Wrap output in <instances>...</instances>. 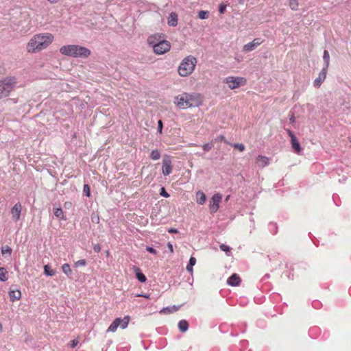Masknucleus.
I'll use <instances>...</instances> for the list:
<instances>
[{
	"label": "nucleus",
	"instance_id": "obj_1",
	"mask_svg": "<svg viewBox=\"0 0 351 351\" xmlns=\"http://www.w3.org/2000/svg\"><path fill=\"white\" fill-rule=\"evenodd\" d=\"M53 40V36L50 33L38 34L33 36L27 45L29 53H35L47 48Z\"/></svg>",
	"mask_w": 351,
	"mask_h": 351
},
{
	"label": "nucleus",
	"instance_id": "obj_2",
	"mask_svg": "<svg viewBox=\"0 0 351 351\" xmlns=\"http://www.w3.org/2000/svg\"><path fill=\"white\" fill-rule=\"evenodd\" d=\"M60 52L67 56L81 58H86L91 53L89 49L78 45H64L60 47Z\"/></svg>",
	"mask_w": 351,
	"mask_h": 351
},
{
	"label": "nucleus",
	"instance_id": "obj_3",
	"mask_svg": "<svg viewBox=\"0 0 351 351\" xmlns=\"http://www.w3.org/2000/svg\"><path fill=\"white\" fill-rule=\"evenodd\" d=\"M148 44L152 47L156 54L162 55L169 51L171 49V44L166 40H160L156 36H150L148 39Z\"/></svg>",
	"mask_w": 351,
	"mask_h": 351
},
{
	"label": "nucleus",
	"instance_id": "obj_4",
	"mask_svg": "<svg viewBox=\"0 0 351 351\" xmlns=\"http://www.w3.org/2000/svg\"><path fill=\"white\" fill-rule=\"evenodd\" d=\"M196 64L197 59L195 57L189 56L184 58L178 67L180 75L182 77L189 75L194 71Z\"/></svg>",
	"mask_w": 351,
	"mask_h": 351
},
{
	"label": "nucleus",
	"instance_id": "obj_5",
	"mask_svg": "<svg viewBox=\"0 0 351 351\" xmlns=\"http://www.w3.org/2000/svg\"><path fill=\"white\" fill-rule=\"evenodd\" d=\"M16 84L15 77L9 76L0 80V99L8 96Z\"/></svg>",
	"mask_w": 351,
	"mask_h": 351
},
{
	"label": "nucleus",
	"instance_id": "obj_6",
	"mask_svg": "<svg viewBox=\"0 0 351 351\" xmlns=\"http://www.w3.org/2000/svg\"><path fill=\"white\" fill-rule=\"evenodd\" d=\"M193 95L187 93L178 95L174 97V104L180 109H186L193 106L191 101Z\"/></svg>",
	"mask_w": 351,
	"mask_h": 351
},
{
	"label": "nucleus",
	"instance_id": "obj_7",
	"mask_svg": "<svg viewBox=\"0 0 351 351\" xmlns=\"http://www.w3.org/2000/svg\"><path fill=\"white\" fill-rule=\"evenodd\" d=\"M224 82L228 84V87L231 90L238 88L239 87L243 86L246 83V79L242 77H227Z\"/></svg>",
	"mask_w": 351,
	"mask_h": 351
},
{
	"label": "nucleus",
	"instance_id": "obj_8",
	"mask_svg": "<svg viewBox=\"0 0 351 351\" xmlns=\"http://www.w3.org/2000/svg\"><path fill=\"white\" fill-rule=\"evenodd\" d=\"M221 199L222 195L220 193H215L212 196L208 205L211 214H214L218 210Z\"/></svg>",
	"mask_w": 351,
	"mask_h": 351
},
{
	"label": "nucleus",
	"instance_id": "obj_9",
	"mask_svg": "<svg viewBox=\"0 0 351 351\" xmlns=\"http://www.w3.org/2000/svg\"><path fill=\"white\" fill-rule=\"evenodd\" d=\"M173 169L172 162L171 159V156L165 154L163 157L162 160V172L163 176H167L171 172Z\"/></svg>",
	"mask_w": 351,
	"mask_h": 351
},
{
	"label": "nucleus",
	"instance_id": "obj_10",
	"mask_svg": "<svg viewBox=\"0 0 351 351\" xmlns=\"http://www.w3.org/2000/svg\"><path fill=\"white\" fill-rule=\"evenodd\" d=\"M263 40L261 38H254L252 42L248 43L243 45V51L245 52H250L254 50L257 47L261 45Z\"/></svg>",
	"mask_w": 351,
	"mask_h": 351
},
{
	"label": "nucleus",
	"instance_id": "obj_11",
	"mask_svg": "<svg viewBox=\"0 0 351 351\" xmlns=\"http://www.w3.org/2000/svg\"><path fill=\"white\" fill-rule=\"evenodd\" d=\"M22 210V205L20 202H17L10 210L12 219L16 222L19 220L21 217V213Z\"/></svg>",
	"mask_w": 351,
	"mask_h": 351
},
{
	"label": "nucleus",
	"instance_id": "obj_12",
	"mask_svg": "<svg viewBox=\"0 0 351 351\" xmlns=\"http://www.w3.org/2000/svg\"><path fill=\"white\" fill-rule=\"evenodd\" d=\"M328 69H326V68H322V71L319 72L318 77L315 79L313 81V86L315 88H319L321 84L324 82L326 73H327Z\"/></svg>",
	"mask_w": 351,
	"mask_h": 351
},
{
	"label": "nucleus",
	"instance_id": "obj_13",
	"mask_svg": "<svg viewBox=\"0 0 351 351\" xmlns=\"http://www.w3.org/2000/svg\"><path fill=\"white\" fill-rule=\"evenodd\" d=\"M241 282V279L237 274H232L227 280V284L231 287H237Z\"/></svg>",
	"mask_w": 351,
	"mask_h": 351
},
{
	"label": "nucleus",
	"instance_id": "obj_14",
	"mask_svg": "<svg viewBox=\"0 0 351 351\" xmlns=\"http://www.w3.org/2000/svg\"><path fill=\"white\" fill-rule=\"evenodd\" d=\"M290 142L293 152L297 154H300L302 151V148L297 137L294 136L291 138Z\"/></svg>",
	"mask_w": 351,
	"mask_h": 351
},
{
	"label": "nucleus",
	"instance_id": "obj_15",
	"mask_svg": "<svg viewBox=\"0 0 351 351\" xmlns=\"http://www.w3.org/2000/svg\"><path fill=\"white\" fill-rule=\"evenodd\" d=\"M133 270L135 274L136 278L140 282L144 283L147 281V278L146 276L142 272L141 269L139 267H138L136 266H134Z\"/></svg>",
	"mask_w": 351,
	"mask_h": 351
},
{
	"label": "nucleus",
	"instance_id": "obj_16",
	"mask_svg": "<svg viewBox=\"0 0 351 351\" xmlns=\"http://www.w3.org/2000/svg\"><path fill=\"white\" fill-rule=\"evenodd\" d=\"M8 295L10 297V300L11 302H15L16 300H19L21 298V292L18 289H12L10 288Z\"/></svg>",
	"mask_w": 351,
	"mask_h": 351
},
{
	"label": "nucleus",
	"instance_id": "obj_17",
	"mask_svg": "<svg viewBox=\"0 0 351 351\" xmlns=\"http://www.w3.org/2000/svg\"><path fill=\"white\" fill-rule=\"evenodd\" d=\"M256 163L258 167H264L269 165V158L265 156L258 155L256 160Z\"/></svg>",
	"mask_w": 351,
	"mask_h": 351
},
{
	"label": "nucleus",
	"instance_id": "obj_18",
	"mask_svg": "<svg viewBox=\"0 0 351 351\" xmlns=\"http://www.w3.org/2000/svg\"><path fill=\"white\" fill-rule=\"evenodd\" d=\"M167 24L170 27H176L178 25V14L176 12H171L167 19Z\"/></svg>",
	"mask_w": 351,
	"mask_h": 351
},
{
	"label": "nucleus",
	"instance_id": "obj_19",
	"mask_svg": "<svg viewBox=\"0 0 351 351\" xmlns=\"http://www.w3.org/2000/svg\"><path fill=\"white\" fill-rule=\"evenodd\" d=\"M120 324H121V317H117L111 323V324L107 329V332H115L117 330V328L119 326Z\"/></svg>",
	"mask_w": 351,
	"mask_h": 351
},
{
	"label": "nucleus",
	"instance_id": "obj_20",
	"mask_svg": "<svg viewBox=\"0 0 351 351\" xmlns=\"http://www.w3.org/2000/svg\"><path fill=\"white\" fill-rule=\"evenodd\" d=\"M179 308H180V306H176V305L167 306V307L162 308L160 311V313H162V314L172 313L177 311Z\"/></svg>",
	"mask_w": 351,
	"mask_h": 351
},
{
	"label": "nucleus",
	"instance_id": "obj_21",
	"mask_svg": "<svg viewBox=\"0 0 351 351\" xmlns=\"http://www.w3.org/2000/svg\"><path fill=\"white\" fill-rule=\"evenodd\" d=\"M197 260L196 258L193 256H191L189 260L188 264L186 265V269L191 274H193V266L196 264Z\"/></svg>",
	"mask_w": 351,
	"mask_h": 351
},
{
	"label": "nucleus",
	"instance_id": "obj_22",
	"mask_svg": "<svg viewBox=\"0 0 351 351\" xmlns=\"http://www.w3.org/2000/svg\"><path fill=\"white\" fill-rule=\"evenodd\" d=\"M178 329L182 332H185L188 330L189 324L187 320L182 319L178 322Z\"/></svg>",
	"mask_w": 351,
	"mask_h": 351
},
{
	"label": "nucleus",
	"instance_id": "obj_23",
	"mask_svg": "<svg viewBox=\"0 0 351 351\" xmlns=\"http://www.w3.org/2000/svg\"><path fill=\"white\" fill-rule=\"evenodd\" d=\"M53 215L60 220H66V217L64 215V212L61 207H53Z\"/></svg>",
	"mask_w": 351,
	"mask_h": 351
},
{
	"label": "nucleus",
	"instance_id": "obj_24",
	"mask_svg": "<svg viewBox=\"0 0 351 351\" xmlns=\"http://www.w3.org/2000/svg\"><path fill=\"white\" fill-rule=\"evenodd\" d=\"M196 199L197 204L202 205L205 203L206 200V196L204 194V193H203L201 191H199L196 193Z\"/></svg>",
	"mask_w": 351,
	"mask_h": 351
},
{
	"label": "nucleus",
	"instance_id": "obj_25",
	"mask_svg": "<svg viewBox=\"0 0 351 351\" xmlns=\"http://www.w3.org/2000/svg\"><path fill=\"white\" fill-rule=\"evenodd\" d=\"M62 272L69 278H72V270L69 263H64L62 266Z\"/></svg>",
	"mask_w": 351,
	"mask_h": 351
},
{
	"label": "nucleus",
	"instance_id": "obj_26",
	"mask_svg": "<svg viewBox=\"0 0 351 351\" xmlns=\"http://www.w3.org/2000/svg\"><path fill=\"white\" fill-rule=\"evenodd\" d=\"M323 60L324 63L323 68H326V69H328L330 64V54L327 50L324 51Z\"/></svg>",
	"mask_w": 351,
	"mask_h": 351
},
{
	"label": "nucleus",
	"instance_id": "obj_27",
	"mask_svg": "<svg viewBox=\"0 0 351 351\" xmlns=\"http://www.w3.org/2000/svg\"><path fill=\"white\" fill-rule=\"evenodd\" d=\"M43 269H44V274L47 276L52 277L56 274L55 271L51 269L49 265H44Z\"/></svg>",
	"mask_w": 351,
	"mask_h": 351
},
{
	"label": "nucleus",
	"instance_id": "obj_28",
	"mask_svg": "<svg viewBox=\"0 0 351 351\" xmlns=\"http://www.w3.org/2000/svg\"><path fill=\"white\" fill-rule=\"evenodd\" d=\"M130 322V316L126 315L123 319L121 318V324H119V326L122 329H125L128 327V324Z\"/></svg>",
	"mask_w": 351,
	"mask_h": 351
},
{
	"label": "nucleus",
	"instance_id": "obj_29",
	"mask_svg": "<svg viewBox=\"0 0 351 351\" xmlns=\"http://www.w3.org/2000/svg\"><path fill=\"white\" fill-rule=\"evenodd\" d=\"M160 156H161V154H160V151L157 149H153L149 156V157L154 160H157L160 159Z\"/></svg>",
	"mask_w": 351,
	"mask_h": 351
},
{
	"label": "nucleus",
	"instance_id": "obj_30",
	"mask_svg": "<svg viewBox=\"0 0 351 351\" xmlns=\"http://www.w3.org/2000/svg\"><path fill=\"white\" fill-rule=\"evenodd\" d=\"M8 272L4 267H0V281L5 282L8 280Z\"/></svg>",
	"mask_w": 351,
	"mask_h": 351
},
{
	"label": "nucleus",
	"instance_id": "obj_31",
	"mask_svg": "<svg viewBox=\"0 0 351 351\" xmlns=\"http://www.w3.org/2000/svg\"><path fill=\"white\" fill-rule=\"evenodd\" d=\"M268 229L273 235H275L278 232V226L276 223L270 222L268 225Z\"/></svg>",
	"mask_w": 351,
	"mask_h": 351
},
{
	"label": "nucleus",
	"instance_id": "obj_32",
	"mask_svg": "<svg viewBox=\"0 0 351 351\" xmlns=\"http://www.w3.org/2000/svg\"><path fill=\"white\" fill-rule=\"evenodd\" d=\"M212 142L215 144L217 142L224 141L226 144H229V142L226 139V137L223 134H221L216 138H213Z\"/></svg>",
	"mask_w": 351,
	"mask_h": 351
},
{
	"label": "nucleus",
	"instance_id": "obj_33",
	"mask_svg": "<svg viewBox=\"0 0 351 351\" xmlns=\"http://www.w3.org/2000/svg\"><path fill=\"white\" fill-rule=\"evenodd\" d=\"M209 12L207 10H201L198 12V18L200 19H207L209 17Z\"/></svg>",
	"mask_w": 351,
	"mask_h": 351
},
{
	"label": "nucleus",
	"instance_id": "obj_34",
	"mask_svg": "<svg viewBox=\"0 0 351 351\" xmlns=\"http://www.w3.org/2000/svg\"><path fill=\"white\" fill-rule=\"evenodd\" d=\"M12 249L8 245L3 246L1 247V254L3 256H5L6 254H8L9 256H10L12 254Z\"/></svg>",
	"mask_w": 351,
	"mask_h": 351
},
{
	"label": "nucleus",
	"instance_id": "obj_35",
	"mask_svg": "<svg viewBox=\"0 0 351 351\" xmlns=\"http://www.w3.org/2000/svg\"><path fill=\"white\" fill-rule=\"evenodd\" d=\"M83 195L87 197H90V187L88 184H85L83 187Z\"/></svg>",
	"mask_w": 351,
	"mask_h": 351
},
{
	"label": "nucleus",
	"instance_id": "obj_36",
	"mask_svg": "<svg viewBox=\"0 0 351 351\" xmlns=\"http://www.w3.org/2000/svg\"><path fill=\"white\" fill-rule=\"evenodd\" d=\"M213 146L214 143L210 141V142L204 144L202 145V149L205 152H207L211 150Z\"/></svg>",
	"mask_w": 351,
	"mask_h": 351
},
{
	"label": "nucleus",
	"instance_id": "obj_37",
	"mask_svg": "<svg viewBox=\"0 0 351 351\" xmlns=\"http://www.w3.org/2000/svg\"><path fill=\"white\" fill-rule=\"evenodd\" d=\"M159 195L166 198L170 196L169 193L166 191L165 188L163 186L160 189Z\"/></svg>",
	"mask_w": 351,
	"mask_h": 351
},
{
	"label": "nucleus",
	"instance_id": "obj_38",
	"mask_svg": "<svg viewBox=\"0 0 351 351\" xmlns=\"http://www.w3.org/2000/svg\"><path fill=\"white\" fill-rule=\"evenodd\" d=\"M233 147L238 149L240 152H243L245 149V145L243 143H234L231 145Z\"/></svg>",
	"mask_w": 351,
	"mask_h": 351
},
{
	"label": "nucleus",
	"instance_id": "obj_39",
	"mask_svg": "<svg viewBox=\"0 0 351 351\" xmlns=\"http://www.w3.org/2000/svg\"><path fill=\"white\" fill-rule=\"evenodd\" d=\"M87 265V262L85 259H81V260H79L77 261H76L75 263H74V267H78L80 266H86Z\"/></svg>",
	"mask_w": 351,
	"mask_h": 351
},
{
	"label": "nucleus",
	"instance_id": "obj_40",
	"mask_svg": "<svg viewBox=\"0 0 351 351\" xmlns=\"http://www.w3.org/2000/svg\"><path fill=\"white\" fill-rule=\"evenodd\" d=\"M219 247L221 251L225 252L227 255H229L228 253L230 252V250H231L230 246H228L226 244H221V245H220Z\"/></svg>",
	"mask_w": 351,
	"mask_h": 351
},
{
	"label": "nucleus",
	"instance_id": "obj_41",
	"mask_svg": "<svg viewBox=\"0 0 351 351\" xmlns=\"http://www.w3.org/2000/svg\"><path fill=\"white\" fill-rule=\"evenodd\" d=\"M289 5L291 10H296L298 9V3L297 0H290Z\"/></svg>",
	"mask_w": 351,
	"mask_h": 351
},
{
	"label": "nucleus",
	"instance_id": "obj_42",
	"mask_svg": "<svg viewBox=\"0 0 351 351\" xmlns=\"http://www.w3.org/2000/svg\"><path fill=\"white\" fill-rule=\"evenodd\" d=\"M162 129H163V122L161 119H159L158 121V128H157V132L160 134L162 133Z\"/></svg>",
	"mask_w": 351,
	"mask_h": 351
},
{
	"label": "nucleus",
	"instance_id": "obj_43",
	"mask_svg": "<svg viewBox=\"0 0 351 351\" xmlns=\"http://www.w3.org/2000/svg\"><path fill=\"white\" fill-rule=\"evenodd\" d=\"M226 7H227L226 5L224 3L219 4V8H218L219 12L220 14H223L226 11Z\"/></svg>",
	"mask_w": 351,
	"mask_h": 351
},
{
	"label": "nucleus",
	"instance_id": "obj_44",
	"mask_svg": "<svg viewBox=\"0 0 351 351\" xmlns=\"http://www.w3.org/2000/svg\"><path fill=\"white\" fill-rule=\"evenodd\" d=\"M146 250L149 252L150 254H154L156 255L157 254V250L154 248L152 246H147L146 247Z\"/></svg>",
	"mask_w": 351,
	"mask_h": 351
},
{
	"label": "nucleus",
	"instance_id": "obj_45",
	"mask_svg": "<svg viewBox=\"0 0 351 351\" xmlns=\"http://www.w3.org/2000/svg\"><path fill=\"white\" fill-rule=\"evenodd\" d=\"M78 343H79V341L77 339H73V340L71 341V342L69 343L68 346L71 348H74L77 346Z\"/></svg>",
	"mask_w": 351,
	"mask_h": 351
},
{
	"label": "nucleus",
	"instance_id": "obj_46",
	"mask_svg": "<svg viewBox=\"0 0 351 351\" xmlns=\"http://www.w3.org/2000/svg\"><path fill=\"white\" fill-rule=\"evenodd\" d=\"M101 245L99 243L94 244L93 245V250L96 253H99L101 251Z\"/></svg>",
	"mask_w": 351,
	"mask_h": 351
},
{
	"label": "nucleus",
	"instance_id": "obj_47",
	"mask_svg": "<svg viewBox=\"0 0 351 351\" xmlns=\"http://www.w3.org/2000/svg\"><path fill=\"white\" fill-rule=\"evenodd\" d=\"M319 330V328L318 327H316V326L313 327V328H311L309 330L308 334H309V335H310V336H313V334L314 332H317V330Z\"/></svg>",
	"mask_w": 351,
	"mask_h": 351
},
{
	"label": "nucleus",
	"instance_id": "obj_48",
	"mask_svg": "<svg viewBox=\"0 0 351 351\" xmlns=\"http://www.w3.org/2000/svg\"><path fill=\"white\" fill-rule=\"evenodd\" d=\"M288 136L290 137V139L292 138L293 137L295 136L294 132L291 130L290 129H285Z\"/></svg>",
	"mask_w": 351,
	"mask_h": 351
},
{
	"label": "nucleus",
	"instance_id": "obj_49",
	"mask_svg": "<svg viewBox=\"0 0 351 351\" xmlns=\"http://www.w3.org/2000/svg\"><path fill=\"white\" fill-rule=\"evenodd\" d=\"M136 297H142V298H144L146 299H149L150 295L148 293H139V294L136 295Z\"/></svg>",
	"mask_w": 351,
	"mask_h": 351
},
{
	"label": "nucleus",
	"instance_id": "obj_50",
	"mask_svg": "<svg viewBox=\"0 0 351 351\" xmlns=\"http://www.w3.org/2000/svg\"><path fill=\"white\" fill-rule=\"evenodd\" d=\"M312 306L315 308H319L320 307V306H321V303L319 301H313L312 302Z\"/></svg>",
	"mask_w": 351,
	"mask_h": 351
},
{
	"label": "nucleus",
	"instance_id": "obj_51",
	"mask_svg": "<svg viewBox=\"0 0 351 351\" xmlns=\"http://www.w3.org/2000/svg\"><path fill=\"white\" fill-rule=\"evenodd\" d=\"M168 232H169V233H178V229H176V228H170L168 230Z\"/></svg>",
	"mask_w": 351,
	"mask_h": 351
},
{
	"label": "nucleus",
	"instance_id": "obj_52",
	"mask_svg": "<svg viewBox=\"0 0 351 351\" xmlns=\"http://www.w3.org/2000/svg\"><path fill=\"white\" fill-rule=\"evenodd\" d=\"M167 247L168 249L169 250L170 252L171 253H173V245L171 243H167Z\"/></svg>",
	"mask_w": 351,
	"mask_h": 351
},
{
	"label": "nucleus",
	"instance_id": "obj_53",
	"mask_svg": "<svg viewBox=\"0 0 351 351\" xmlns=\"http://www.w3.org/2000/svg\"><path fill=\"white\" fill-rule=\"evenodd\" d=\"M286 267H287V268H288V269H290L291 271H292L294 270V269H293V265H292L291 263H286Z\"/></svg>",
	"mask_w": 351,
	"mask_h": 351
},
{
	"label": "nucleus",
	"instance_id": "obj_54",
	"mask_svg": "<svg viewBox=\"0 0 351 351\" xmlns=\"http://www.w3.org/2000/svg\"><path fill=\"white\" fill-rule=\"evenodd\" d=\"M289 121L291 123H293L295 121V117L293 114H292L289 118Z\"/></svg>",
	"mask_w": 351,
	"mask_h": 351
},
{
	"label": "nucleus",
	"instance_id": "obj_55",
	"mask_svg": "<svg viewBox=\"0 0 351 351\" xmlns=\"http://www.w3.org/2000/svg\"><path fill=\"white\" fill-rule=\"evenodd\" d=\"M293 274L291 273V272H289L288 274H287V278L290 280H293Z\"/></svg>",
	"mask_w": 351,
	"mask_h": 351
},
{
	"label": "nucleus",
	"instance_id": "obj_56",
	"mask_svg": "<svg viewBox=\"0 0 351 351\" xmlns=\"http://www.w3.org/2000/svg\"><path fill=\"white\" fill-rule=\"evenodd\" d=\"M269 276H269V274H265V275L263 276V278H262V280H263V281H264V280H265L268 279V278H269Z\"/></svg>",
	"mask_w": 351,
	"mask_h": 351
},
{
	"label": "nucleus",
	"instance_id": "obj_57",
	"mask_svg": "<svg viewBox=\"0 0 351 351\" xmlns=\"http://www.w3.org/2000/svg\"><path fill=\"white\" fill-rule=\"evenodd\" d=\"M92 221H93V222H95V223H99V217H97V219H94V218H92Z\"/></svg>",
	"mask_w": 351,
	"mask_h": 351
},
{
	"label": "nucleus",
	"instance_id": "obj_58",
	"mask_svg": "<svg viewBox=\"0 0 351 351\" xmlns=\"http://www.w3.org/2000/svg\"><path fill=\"white\" fill-rule=\"evenodd\" d=\"M92 221H93V222H95V223H99V217H97V219H94V218H92Z\"/></svg>",
	"mask_w": 351,
	"mask_h": 351
},
{
	"label": "nucleus",
	"instance_id": "obj_59",
	"mask_svg": "<svg viewBox=\"0 0 351 351\" xmlns=\"http://www.w3.org/2000/svg\"><path fill=\"white\" fill-rule=\"evenodd\" d=\"M59 0H48V1L50 3H52V4H54V3H58Z\"/></svg>",
	"mask_w": 351,
	"mask_h": 351
},
{
	"label": "nucleus",
	"instance_id": "obj_60",
	"mask_svg": "<svg viewBox=\"0 0 351 351\" xmlns=\"http://www.w3.org/2000/svg\"><path fill=\"white\" fill-rule=\"evenodd\" d=\"M2 331H3V326H2L1 322H0V332H1Z\"/></svg>",
	"mask_w": 351,
	"mask_h": 351
},
{
	"label": "nucleus",
	"instance_id": "obj_61",
	"mask_svg": "<svg viewBox=\"0 0 351 351\" xmlns=\"http://www.w3.org/2000/svg\"><path fill=\"white\" fill-rule=\"evenodd\" d=\"M231 335H232V336H234V337H236V336H237V333H236V334H234V333H232H232H231Z\"/></svg>",
	"mask_w": 351,
	"mask_h": 351
},
{
	"label": "nucleus",
	"instance_id": "obj_62",
	"mask_svg": "<svg viewBox=\"0 0 351 351\" xmlns=\"http://www.w3.org/2000/svg\"><path fill=\"white\" fill-rule=\"evenodd\" d=\"M106 254L107 256H109L110 252H109V251H108V250H107V251H106Z\"/></svg>",
	"mask_w": 351,
	"mask_h": 351
}]
</instances>
